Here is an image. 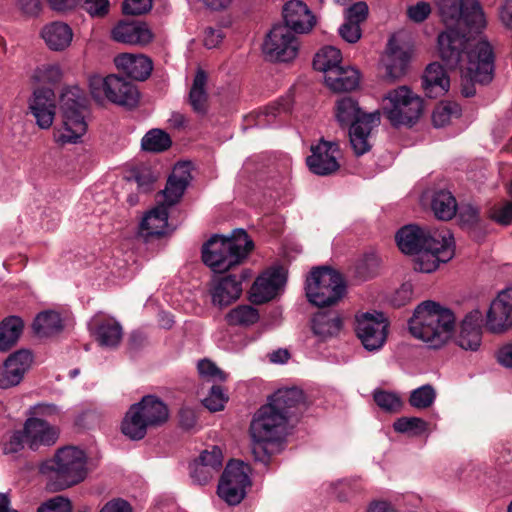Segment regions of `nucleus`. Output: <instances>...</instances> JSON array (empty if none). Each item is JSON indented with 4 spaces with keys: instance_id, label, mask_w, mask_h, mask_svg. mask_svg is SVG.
Here are the masks:
<instances>
[{
    "instance_id": "nucleus-11",
    "label": "nucleus",
    "mask_w": 512,
    "mask_h": 512,
    "mask_svg": "<svg viewBox=\"0 0 512 512\" xmlns=\"http://www.w3.org/2000/svg\"><path fill=\"white\" fill-rule=\"evenodd\" d=\"M389 321L382 312H358L355 314L354 330L363 347L376 351L387 340Z\"/></svg>"
},
{
    "instance_id": "nucleus-17",
    "label": "nucleus",
    "mask_w": 512,
    "mask_h": 512,
    "mask_svg": "<svg viewBox=\"0 0 512 512\" xmlns=\"http://www.w3.org/2000/svg\"><path fill=\"white\" fill-rule=\"evenodd\" d=\"M223 462V454L219 447L213 446L211 450H204L190 465L192 480L205 485L220 471Z\"/></svg>"
},
{
    "instance_id": "nucleus-50",
    "label": "nucleus",
    "mask_w": 512,
    "mask_h": 512,
    "mask_svg": "<svg viewBox=\"0 0 512 512\" xmlns=\"http://www.w3.org/2000/svg\"><path fill=\"white\" fill-rule=\"evenodd\" d=\"M380 260L374 254L365 255L356 265L355 272L360 280H366L377 273Z\"/></svg>"
},
{
    "instance_id": "nucleus-61",
    "label": "nucleus",
    "mask_w": 512,
    "mask_h": 512,
    "mask_svg": "<svg viewBox=\"0 0 512 512\" xmlns=\"http://www.w3.org/2000/svg\"><path fill=\"white\" fill-rule=\"evenodd\" d=\"M151 7V0H125L123 12L128 15H140L149 11Z\"/></svg>"
},
{
    "instance_id": "nucleus-7",
    "label": "nucleus",
    "mask_w": 512,
    "mask_h": 512,
    "mask_svg": "<svg viewBox=\"0 0 512 512\" xmlns=\"http://www.w3.org/2000/svg\"><path fill=\"white\" fill-rule=\"evenodd\" d=\"M60 105L63 126L55 135L56 141L62 145L75 144L87 131L84 118L86 99L82 90L77 86L65 89L61 94Z\"/></svg>"
},
{
    "instance_id": "nucleus-41",
    "label": "nucleus",
    "mask_w": 512,
    "mask_h": 512,
    "mask_svg": "<svg viewBox=\"0 0 512 512\" xmlns=\"http://www.w3.org/2000/svg\"><path fill=\"white\" fill-rule=\"evenodd\" d=\"M342 55L339 49L333 46L322 48L314 57L313 67L324 73V80L332 70H338L341 66Z\"/></svg>"
},
{
    "instance_id": "nucleus-60",
    "label": "nucleus",
    "mask_w": 512,
    "mask_h": 512,
    "mask_svg": "<svg viewBox=\"0 0 512 512\" xmlns=\"http://www.w3.org/2000/svg\"><path fill=\"white\" fill-rule=\"evenodd\" d=\"M84 10L92 17H104L108 14L109 0H84Z\"/></svg>"
},
{
    "instance_id": "nucleus-57",
    "label": "nucleus",
    "mask_w": 512,
    "mask_h": 512,
    "mask_svg": "<svg viewBox=\"0 0 512 512\" xmlns=\"http://www.w3.org/2000/svg\"><path fill=\"white\" fill-rule=\"evenodd\" d=\"M489 217L501 225L512 223V202H506L499 206H494L489 212Z\"/></svg>"
},
{
    "instance_id": "nucleus-28",
    "label": "nucleus",
    "mask_w": 512,
    "mask_h": 512,
    "mask_svg": "<svg viewBox=\"0 0 512 512\" xmlns=\"http://www.w3.org/2000/svg\"><path fill=\"white\" fill-rule=\"evenodd\" d=\"M40 36L50 50L63 51L70 46L73 31L67 23L54 21L42 27Z\"/></svg>"
},
{
    "instance_id": "nucleus-34",
    "label": "nucleus",
    "mask_w": 512,
    "mask_h": 512,
    "mask_svg": "<svg viewBox=\"0 0 512 512\" xmlns=\"http://www.w3.org/2000/svg\"><path fill=\"white\" fill-rule=\"evenodd\" d=\"M359 81L358 70L343 66H340L338 70L330 71L325 79L326 85L334 92L352 91L358 87Z\"/></svg>"
},
{
    "instance_id": "nucleus-24",
    "label": "nucleus",
    "mask_w": 512,
    "mask_h": 512,
    "mask_svg": "<svg viewBox=\"0 0 512 512\" xmlns=\"http://www.w3.org/2000/svg\"><path fill=\"white\" fill-rule=\"evenodd\" d=\"M190 180L191 175L188 165H176L167 180L165 189L158 193V196L160 197L159 200H161V202L167 207L176 204L183 196Z\"/></svg>"
},
{
    "instance_id": "nucleus-64",
    "label": "nucleus",
    "mask_w": 512,
    "mask_h": 512,
    "mask_svg": "<svg viewBox=\"0 0 512 512\" xmlns=\"http://www.w3.org/2000/svg\"><path fill=\"white\" fill-rule=\"evenodd\" d=\"M24 431H15L3 444V452L5 454H14L21 451L25 444Z\"/></svg>"
},
{
    "instance_id": "nucleus-46",
    "label": "nucleus",
    "mask_w": 512,
    "mask_h": 512,
    "mask_svg": "<svg viewBox=\"0 0 512 512\" xmlns=\"http://www.w3.org/2000/svg\"><path fill=\"white\" fill-rule=\"evenodd\" d=\"M461 115V107L456 102H440L434 109L432 121L435 127H443L451 122L453 118Z\"/></svg>"
},
{
    "instance_id": "nucleus-40",
    "label": "nucleus",
    "mask_w": 512,
    "mask_h": 512,
    "mask_svg": "<svg viewBox=\"0 0 512 512\" xmlns=\"http://www.w3.org/2000/svg\"><path fill=\"white\" fill-rule=\"evenodd\" d=\"M24 323L21 318L11 316L0 323V351H7L18 341Z\"/></svg>"
},
{
    "instance_id": "nucleus-26",
    "label": "nucleus",
    "mask_w": 512,
    "mask_h": 512,
    "mask_svg": "<svg viewBox=\"0 0 512 512\" xmlns=\"http://www.w3.org/2000/svg\"><path fill=\"white\" fill-rule=\"evenodd\" d=\"M368 6L357 2L345 11V22L339 28L340 36L348 43H356L362 35L360 25L367 19Z\"/></svg>"
},
{
    "instance_id": "nucleus-33",
    "label": "nucleus",
    "mask_w": 512,
    "mask_h": 512,
    "mask_svg": "<svg viewBox=\"0 0 512 512\" xmlns=\"http://www.w3.org/2000/svg\"><path fill=\"white\" fill-rule=\"evenodd\" d=\"M168 207L161 200L158 205L148 212L140 224V233L143 237L161 236L168 227Z\"/></svg>"
},
{
    "instance_id": "nucleus-43",
    "label": "nucleus",
    "mask_w": 512,
    "mask_h": 512,
    "mask_svg": "<svg viewBox=\"0 0 512 512\" xmlns=\"http://www.w3.org/2000/svg\"><path fill=\"white\" fill-rule=\"evenodd\" d=\"M32 326L34 332L41 337L59 333L63 328L60 314L55 311H44L39 313Z\"/></svg>"
},
{
    "instance_id": "nucleus-36",
    "label": "nucleus",
    "mask_w": 512,
    "mask_h": 512,
    "mask_svg": "<svg viewBox=\"0 0 512 512\" xmlns=\"http://www.w3.org/2000/svg\"><path fill=\"white\" fill-rule=\"evenodd\" d=\"M383 63L386 69L385 77L390 81H395L404 75L408 63V55L403 49L394 47L393 42L390 40Z\"/></svg>"
},
{
    "instance_id": "nucleus-42",
    "label": "nucleus",
    "mask_w": 512,
    "mask_h": 512,
    "mask_svg": "<svg viewBox=\"0 0 512 512\" xmlns=\"http://www.w3.org/2000/svg\"><path fill=\"white\" fill-rule=\"evenodd\" d=\"M148 428L150 427L145 423V419L131 406L122 421L123 434L131 440H141L145 437Z\"/></svg>"
},
{
    "instance_id": "nucleus-27",
    "label": "nucleus",
    "mask_w": 512,
    "mask_h": 512,
    "mask_svg": "<svg viewBox=\"0 0 512 512\" xmlns=\"http://www.w3.org/2000/svg\"><path fill=\"white\" fill-rule=\"evenodd\" d=\"M114 63L118 70L140 81L147 79L153 69L152 61L143 54H119L115 57Z\"/></svg>"
},
{
    "instance_id": "nucleus-8",
    "label": "nucleus",
    "mask_w": 512,
    "mask_h": 512,
    "mask_svg": "<svg viewBox=\"0 0 512 512\" xmlns=\"http://www.w3.org/2000/svg\"><path fill=\"white\" fill-rule=\"evenodd\" d=\"M382 111L392 126L411 127L423 113V100L409 87L400 86L384 95Z\"/></svg>"
},
{
    "instance_id": "nucleus-58",
    "label": "nucleus",
    "mask_w": 512,
    "mask_h": 512,
    "mask_svg": "<svg viewBox=\"0 0 512 512\" xmlns=\"http://www.w3.org/2000/svg\"><path fill=\"white\" fill-rule=\"evenodd\" d=\"M37 512H71V503L63 496H56L42 504Z\"/></svg>"
},
{
    "instance_id": "nucleus-56",
    "label": "nucleus",
    "mask_w": 512,
    "mask_h": 512,
    "mask_svg": "<svg viewBox=\"0 0 512 512\" xmlns=\"http://www.w3.org/2000/svg\"><path fill=\"white\" fill-rule=\"evenodd\" d=\"M132 180L137 184V188L141 192H149L152 189V185L156 180L150 169L141 168L133 172ZM131 181V179H129Z\"/></svg>"
},
{
    "instance_id": "nucleus-62",
    "label": "nucleus",
    "mask_w": 512,
    "mask_h": 512,
    "mask_svg": "<svg viewBox=\"0 0 512 512\" xmlns=\"http://www.w3.org/2000/svg\"><path fill=\"white\" fill-rule=\"evenodd\" d=\"M483 314L479 309H473L466 314L460 328H467L482 333Z\"/></svg>"
},
{
    "instance_id": "nucleus-53",
    "label": "nucleus",
    "mask_w": 512,
    "mask_h": 512,
    "mask_svg": "<svg viewBox=\"0 0 512 512\" xmlns=\"http://www.w3.org/2000/svg\"><path fill=\"white\" fill-rule=\"evenodd\" d=\"M362 491L363 487L356 479L340 480L335 484V492L341 501H346Z\"/></svg>"
},
{
    "instance_id": "nucleus-18",
    "label": "nucleus",
    "mask_w": 512,
    "mask_h": 512,
    "mask_svg": "<svg viewBox=\"0 0 512 512\" xmlns=\"http://www.w3.org/2000/svg\"><path fill=\"white\" fill-rule=\"evenodd\" d=\"M286 282V271L275 267L260 275L251 287V298L255 303H264L273 299Z\"/></svg>"
},
{
    "instance_id": "nucleus-48",
    "label": "nucleus",
    "mask_w": 512,
    "mask_h": 512,
    "mask_svg": "<svg viewBox=\"0 0 512 512\" xmlns=\"http://www.w3.org/2000/svg\"><path fill=\"white\" fill-rule=\"evenodd\" d=\"M435 389L427 384L413 390L409 397V404L416 409H427L434 403Z\"/></svg>"
},
{
    "instance_id": "nucleus-13",
    "label": "nucleus",
    "mask_w": 512,
    "mask_h": 512,
    "mask_svg": "<svg viewBox=\"0 0 512 512\" xmlns=\"http://www.w3.org/2000/svg\"><path fill=\"white\" fill-rule=\"evenodd\" d=\"M431 243L415 253L413 268L415 271L431 273L439 263H446L454 256V238L448 231H442L438 237H431Z\"/></svg>"
},
{
    "instance_id": "nucleus-19",
    "label": "nucleus",
    "mask_w": 512,
    "mask_h": 512,
    "mask_svg": "<svg viewBox=\"0 0 512 512\" xmlns=\"http://www.w3.org/2000/svg\"><path fill=\"white\" fill-rule=\"evenodd\" d=\"M32 363V355L27 350L11 354L0 367V388L9 389L23 380Z\"/></svg>"
},
{
    "instance_id": "nucleus-63",
    "label": "nucleus",
    "mask_w": 512,
    "mask_h": 512,
    "mask_svg": "<svg viewBox=\"0 0 512 512\" xmlns=\"http://www.w3.org/2000/svg\"><path fill=\"white\" fill-rule=\"evenodd\" d=\"M457 211L461 221L465 224H475L479 219V208L471 203H462Z\"/></svg>"
},
{
    "instance_id": "nucleus-20",
    "label": "nucleus",
    "mask_w": 512,
    "mask_h": 512,
    "mask_svg": "<svg viewBox=\"0 0 512 512\" xmlns=\"http://www.w3.org/2000/svg\"><path fill=\"white\" fill-rule=\"evenodd\" d=\"M25 442L32 450L52 446L59 437V430L39 417H31L24 424Z\"/></svg>"
},
{
    "instance_id": "nucleus-5",
    "label": "nucleus",
    "mask_w": 512,
    "mask_h": 512,
    "mask_svg": "<svg viewBox=\"0 0 512 512\" xmlns=\"http://www.w3.org/2000/svg\"><path fill=\"white\" fill-rule=\"evenodd\" d=\"M288 422L283 412H278L268 404L257 410L249 427L252 454L256 461L263 464L269 462L270 455L265 445L282 440L287 434Z\"/></svg>"
},
{
    "instance_id": "nucleus-9",
    "label": "nucleus",
    "mask_w": 512,
    "mask_h": 512,
    "mask_svg": "<svg viewBox=\"0 0 512 512\" xmlns=\"http://www.w3.org/2000/svg\"><path fill=\"white\" fill-rule=\"evenodd\" d=\"M306 296L312 304L324 307L338 302L345 292L341 275L327 267L314 268L306 279Z\"/></svg>"
},
{
    "instance_id": "nucleus-54",
    "label": "nucleus",
    "mask_w": 512,
    "mask_h": 512,
    "mask_svg": "<svg viewBox=\"0 0 512 512\" xmlns=\"http://www.w3.org/2000/svg\"><path fill=\"white\" fill-rule=\"evenodd\" d=\"M228 397L223 392L220 386H212L209 395L203 399L204 406L211 412L221 411Z\"/></svg>"
},
{
    "instance_id": "nucleus-52",
    "label": "nucleus",
    "mask_w": 512,
    "mask_h": 512,
    "mask_svg": "<svg viewBox=\"0 0 512 512\" xmlns=\"http://www.w3.org/2000/svg\"><path fill=\"white\" fill-rule=\"evenodd\" d=\"M481 332L460 328L456 343L464 350L476 351L481 344Z\"/></svg>"
},
{
    "instance_id": "nucleus-6",
    "label": "nucleus",
    "mask_w": 512,
    "mask_h": 512,
    "mask_svg": "<svg viewBox=\"0 0 512 512\" xmlns=\"http://www.w3.org/2000/svg\"><path fill=\"white\" fill-rule=\"evenodd\" d=\"M86 462V455L79 448L58 449L43 468L52 473L48 484L50 490L61 491L82 482L87 476Z\"/></svg>"
},
{
    "instance_id": "nucleus-22",
    "label": "nucleus",
    "mask_w": 512,
    "mask_h": 512,
    "mask_svg": "<svg viewBox=\"0 0 512 512\" xmlns=\"http://www.w3.org/2000/svg\"><path fill=\"white\" fill-rule=\"evenodd\" d=\"M439 234H442V231H431L411 224L402 227L395 238L403 253L414 255L432 242L431 237H438Z\"/></svg>"
},
{
    "instance_id": "nucleus-47",
    "label": "nucleus",
    "mask_w": 512,
    "mask_h": 512,
    "mask_svg": "<svg viewBox=\"0 0 512 512\" xmlns=\"http://www.w3.org/2000/svg\"><path fill=\"white\" fill-rule=\"evenodd\" d=\"M170 136L161 129H152L147 132L141 141V146L146 151L162 152L171 146Z\"/></svg>"
},
{
    "instance_id": "nucleus-55",
    "label": "nucleus",
    "mask_w": 512,
    "mask_h": 512,
    "mask_svg": "<svg viewBox=\"0 0 512 512\" xmlns=\"http://www.w3.org/2000/svg\"><path fill=\"white\" fill-rule=\"evenodd\" d=\"M61 69L57 65H45L34 72V79L38 82L56 83L61 79Z\"/></svg>"
},
{
    "instance_id": "nucleus-32",
    "label": "nucleus",
    "mask_w": 512,
    "mask_h": 512,
    "mask_svg": "<svg viewBox=\"0 0 512 512\" xmlns=\"http://www.w3.org/2000/svg\"><path fill=\"white\" fill-rule=\"evenodd\" d=\"M242 294V281L235 275L222 277L212 291L213 304L225 307L236 301Z\"/></svg>"
},
{
    "instance_id": "nucleus-4",
    "label": "nucleus",
    "mask_w": 512,
    "mask_h": 512,
    "mask_svg": "<svg viewBox=\"0 0 512 512\" xmlns=\"http://www.w3.org/2000/svg\"><path fill=\"white\" fill-rule=\"evenodd\" d=\"M253 249L254 243L247 232L237 229L230 237H211L203 245L202 259L214 272L223 273L241 264Z\"/></svg>"
},
{
    "instance_id": "nucleus-59",
    "label": "nucleus",
    "mask_w": 512,
    "mask_h": 512,
    "mask_svg": "<svg viewBox=\"0 0 512 512\" xmlns=\"http://www.w3.org/2000/svg\"><path fill=\"white\" fill-rule=\"evenodd\" d=\"M431 13L429 3L421 1L407 8V15L415 23H421L428 18Z\"/></svg>"
},
{
    "instance_id": "nucleus-10",
    "label": "nucleus",
    "mask_w": 512,
    "mask_h": 512,
    "mask_svg": "<svg viewBox=\"0 0 512 512\" xmlns=\"http://www.w3.org/2000/svg\"><path fill=\"white\" fill-rule=\"evenodd\" d=\"M89 89L93 99L99 103L105 100L126 107H133L139 99L136 86L115 74L102 77L93 75L89 78Z\"/></svg>"
},
{
    "instance_id": "nucleus-49",
    "label": "nucleus",
    "mask_w": 512,
    "mask_h": 512,
    "mask_svg": "<svg viewBox=\"0 0 512 512\" xmlns=\"http://www.w3.org/2000/svg\"><path fill=\"white\" fill-rule=\"evenodd\" d=\"M197 369L199 375L207 381L224 382L227 379V374L211 360L203 359L199 361Z\"/></svg>"
},
{
    "instance_id": "nucleus-31",
    "label": "nucleus",
    "mask_w": 512,
    "mask_h": 512,
    "mask_svg": "<svg viewBox=\"0 0 512 512\" xmlns=\"http://www.w3.org/2000/svg\"><path fill=\"white\" fill-rule=\"evenodd\" d=\"M422 86L428 97L436 98L448 92L450 79L439 63H431L425 70Z\"/></svg>"
},
{
    "instance_id": "nucleus-51",
    "label": "nucleus",
    "mask_w": 512,
    "mask_h": 512,
    "mask_svg": "<svg viewBox=\"0 0 512 512\" xmlns=\"http://www.w3.org/2000/svg\"><path fill=\"white\" fill-rule=\"evenodd\" d=\"M374 401L383 410L398 412L401 409L402 401L397 394L387 391H375Z\"/></svg>"
},
{
    "instance_id": "nucleus-16",
    "label": "nucleus",
    "mask_w": 512,
    "mask_h": 512,
    "mask_svg": "<svg viewBox=\"0 0 512 512\" xmlns=\"http://www.w3.org/2000/svg\"><path fill=\"white\" fill-rule=\"evenodd\" d=\"M484 325L495 334L503 333L512 326V288L500 292L491 302Z\"/></svg>"
},
{
    "instance_id": "nucleus-1",
    "label": "nucleus",
    "mask_w": 512,
    "mask_h": 512,
    "mask_svg": "<svg viewBox=\"0 0 512 512\" xmlns=\"http://www.w3.org/2000/svg\"><path fill=\"white\" fill-rule=\"evenodd\" d=\"M436 5L447 27L438 36L440 58L459 71L461 94L473 97L477 84L489 85L495 76L492 46L473 35L485 26L482 8L477 0H438Z\"/></svg>"
},
{
    "instance_id": "nucleus-23",
    "label": "nucleus",
    "mask_w": 512,
    "mask_h": 512,
    "mask_svg": "<svg viewBox=\"0 0 512 512\" xmlns=\"http://www.w3.org/2000/svg\"><path fill=\"white\" fill-rule=\"evenodd\" d=\"M285 27L295 33H307L315 25V18L305 3L300 0H290L283 8Z\"/></svg>"
},
{
    "instance_id": "nucleus-2",
    "label": "nucleus",
    "mask_w": 512,
    "mask_h": 512,
    "mask_svg": "<svg viewBox=\"0 0 512 512\" xmlns=\"http://www.w3.org/2000/svg\"><path fill=\"white\" fill-rule=\"evenodd\" d=\"M334 115L341 127H349V140L355 155L369 152L373 145L372 131L380 124V111L364 112L356 99L343 96L335 101Z\"/></svg>"
},
{
    "instance_id": "nucleus-29",
    "label": "nucleus",
    "mask_w": 512,
    "mask_h": 512,
    "mask_svg": "<svg viewBox=\"0 0 512 512\" xmlns=\"http://www.w3.org/2000/svg\"><path fill=\"white\" fill-rule=\"evenodd\" d=\"M150 428L164 424L169 418V410L166 404L153 395H148L132 405Z\"/></svg>"
},
{
    "instance_id": "nucleus-38",
    "label": "nucleus",
    "mask_w": 512,
    "mask_h": 512,
    "mask_svg": "<svg viewBox=\"0 0 512 512\" xmlns=\"http://www.w3.org/2000/svg\"><path fill=\"white\" fill-rule=\"evenodd\" d=\"M431 209L439 220H451L457 213L458 204L453 194L445 189L437 190L431 197Z\"/></svg>"
},
{
    "instance_id": "nucleus-21",
    "label": "nucleus",
    "mask_w": 512,
    "mask_h": 512,
    "mask_svg": "<svg viewBox=\"0 0 512 512\" xmlns=\"http://www.w3.org/2000/svg\"><path fill=\"white\" fill-rule=\"evenodd\" d=\"M29 109L40 128H50L56 112V97L53 90L50 88L35 89L29 100Z\"/></svg>"
},
{
    "instance_id": "nucleus-44",
    "label": "nucleus",
    "mask_w": 512,
    "mask_h": 512,
    "mask_svg": "<svg viewBox=\"0 0 512 512\" xmlns=\"http://www.w3.org/2000/svg\"><path fill=\"white\" fill-rule=\"evenodd\" d=\"M393 428L398 433L419 437L428 433L429 424L419 417H401L394 422Z\"/></svg>"
},
{
    "instance_id": "nucleus-37",
    "label": "nucleus",
    "mask_w": 512,
    "mask_h": 512,
    "mask_svg": "<svg viewBox=\"0 0 512 512\" xmlns=\"http://www.w3.org/2000/svg\"><path fill=\"white\" fill-rule=\"evenodd\" d=\"M96 339L101 346L114 348L122 339V327L113 318L95 319Z\"/></svg>"
},
{
    "instance_id": "nucleus-45",
    "label": "nucleus",
    "mask_w": 512,
    "mask_h": 512,
    "mask_svg": "<svg viewBox=\"0 0 512 512\" xmlns=\"http://www.w3.org/2000/svg\"><path fill=\"white\" fill-rule=\"evenodd\" d=\"M226 320L229 325L249 326L259 320V313L250 305H240L226 315Z\"/></svg>"
},
{
    "instance_id": "nucleus-15",
    "label": "nucleus",
    "mask_w": 512,
    "mask_h": 512,
    "mask_svg": "<svg viewBox=\"0 0 512 512\" xmlns=\"http://www.w3.org/2000/svg\"><path fill=\"white\" fill-rule=\"evenodd\" d=\"M341 150L338 142L321 139L311 147V155L306 159L309 170L319 176H328L340 169Z\"/></svg>"
},
{
    "instance_id": "nucleus-12",
    "label": "nucleus",
    "mask_w": 512,
    "mask_h": 512,
    "mask_svg": "<svg viewBox=\"0 0 512 512\" xmlns=\"http://www.w3.org/2000/svg\"><path fill=\"white\" fill-rule=\"evenodd\" d=\"M250 468L238 460H231L226 465L218 484V495L229 505L239 504L246 495V488L250 486Z\"/></svg>"
},
{
    "instance_id": "nucleus-35",
    "label": "nucleus",
    "mask_w": 512,
    "mask_h": 512,
    "mask_svg": "<svg viewBox=\"0 0 512 512\" xmlns=\"http://www.w3.org/2000/svg\"><path fill=\"white\" fill-rule=\"evenodd\" d=\"M342 325V318L332 310L318 312L312 319V330L322 340L337 335Z\"/></svg>"
},
{
    "instance_id": "nucleus-25",
    "label": "nucleus",
    "mask_w": 512,
    "mask_h": 512,
    "mask_svg": "<svg viewBox=\"0 0 512 512\" xmlns=\"http://www.w3.org/2000/svg\"><path fill=\"white\" fill-rule=\"evenodd\" d=\"M112 38L124 44L146 45L151 42L153 34L144 22H120L113 28Z\"/></svg>"
},
{
    "instance_id": "nucleus-30",
    "label": "nucleus",
    "mask_w": 512,
    "mask_h": 512,
    "mask_svg": "<svg viewBox=\"0 0 512 512\" xmlns=\"http://www.w3.org/2000/svg\"><path fill=\"white\" fill-rule=\"evenodd\" d=\"M304 402L302 390L296 387L282 388L277 390L268 401V405L283 412L285 418L289 419L295 414L297 407Z\"/></svg>"
},
{
    "instance_id": "nucleus-3",
    "label": "nucleus",
    "mask_w": 512,
    "mask_h": 512,
    "mask_svg": "<svg viewBox=\"0 0 512 512\" xmlns=\"http://www.w3.org/2000/svg\"><path fill=\"white\" fill-rule=\"evenodd\" d=\"M454 324L455 317L451 310L434 301H424L415 309L409 329L415 338L436 349L450 338Z\"/></svg>"
},
{
    "instance_id": "nucleus-39",
    "label": "nucleus",
    "mask_w": 512,
    "mask_h": 512,
    "mask_svg": "<svg viewBox=\"0 0 512 512\" xmlns=\"http://www.w3.org/2000/svg\"><path fill=\"white\" fill-rule=\"evenodd\" d=\"M208 76L202 69H198L189 93V102L193 110L204 114L208 107V94L206 91Z\"/></svg>"
},
{
    "instance_id": "nucleus-14",
    "label": "nucleus",
    "mask_w": 512,
    "mask_h": 512,
    "mask_svg": "<svg viewBox=\"0 0 512 512\" xmlns=\"http://www.w3.org/2000/svg\"><path fill=\"white\" fill-rule=\"evenodd\" d=\"M263 49L271 60L289 62L298 54V38L288 27L278 25L268 34Z\"/></svg>"
}]
</instances>
